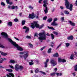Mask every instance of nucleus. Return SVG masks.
Wrapping results in <instances>:
<instances>
[{"mask_svg":"<svg viewBox=\"0 0 77 77\" xmlns=\"http://www.w3.org/2000/svg\"><path fill=\"white\" fill-rule=\"evenodd\" d=\"M2 61H4V60H6L7 59L6 58H2Z\"/></svg>","mask_w":77,"mask_h":77,"instance_id":"38","label":"nucleus"},{"mask_svg":"<svg viewBox=\"0 0 77 77\" xmlns=\"http://www.w3.org/2000/svg\"><path fill=\"white\" fill-rule=\"evenodd\" d=\"M26 23V21L24 20H23L22 22V25H24L25 24V23Z\"/></svg>","mask_w":77,"mask_h":77,"instance_id":"33","label":"nucleus"},{"mask_svg":"<svg viewBox=\"0 0 77 77\" xmlns=\"http://www.w3.org/2000/svg\"><path fill=\"white\" fill-rule=\"evenodd\" d=\"M60 9H63V8H64V7L62 6H60Z\"/></svg>","mask_w":77,"mask_h":77,"instance_id":"61","label":"nucleus"},{"mask_svg":"<svg viewBox=\"0 0 77 77\" xmlns=\"http://www.w3.org/2000/svg\"><path fill=\"white\" fill-rule=\"evenodd\" d=\"M35 63L37 64H38L39 63V61L38 60H36L35 61Z\"/></svg>","mask_w":77,"mask_h":77,"instance_id":"57","label":"nucleus"},{"mask_svg":"<svg viewBox=\"0 0 77 77\" xmlns=\"http://www.w3.org/2000/svg\"><path fill=\"white\" fill-rule=\"evenodd\" d=\"M74 53H75V54L74 55L75 56H76V57H77V52L76 51H75L74 52Z\"/></svg>","mask_w":77,"mask_h":77,"instance_id":"46","label":"nucleus"},{"mask_svg":"<svg viewBox=\"0 0 77 77\" xmlns=\"http://www.w3.org/2000/svg\"><path fill=\"white\" fill-rule=\"evenodd\" d=\"M53 33L54 34H55V35H57L58 34V32L55 31L53 32Z\"/></svg>","mask_w":77,"mask_h":77,"instance_id":"36","label":"nucleus"},{"mask_svg":"<svg viewBox=\"0 0 77 77\" xmlns=\"http://www.w3.org/2000/svg\"><path fill=\"white\" fill-rule=\"evenodd\" d=\"M15 9V6H11V9Z\"/></svg>","mask_w":77,"mask_h":77,"instance_id":"50","label":"nucleus"},{"mask_svg":"<svg viewBox=\"0 0 77 77\" xmlns=\"http://www.w3.org/2000/svg\"><path fill=\"white\" fill-rule=\"evenodd\" d=\"M65 5L66 6L67 9H69V3L68 2V0H65Z\"/></svg>","mask_w":77,"mask_h":77,"instance_id":"5","label":"nucleus"},{"mask_svg":"<svg viewBox=\"0 0 77 77\" xmlns=\"http://www.w3.org/2000/svg\"><path fill=\"white\" fill-rule=\"evenodd\" d=\"M29 9H33V7L31 6H29Z\"/></svg>","mask_w":77,"mask_h":77,"instance_id":"41","label":"nucleus"},{"mask_svg":"<svg viewBox=\"0 0 77 77\" xmlns=\"http://www.w3.org/2000/svg\"><path fill=\"white\" fill-rule=\"evenodd\" d=\"M1 5H3V6H5V4L4 3L2 2L1 3Z\"/></svg>","mask_w":77,"mask_h":77,"instance_id":"59","label":"nucleus"},{"mask_svg":"<svg viewBox=\"0 0 77 77\" xmlns=\"http://www.w3.org/2000/svg\"><path fill=\"white\" fill-rule=\"evenodd\" d=\"M38 35L40 36L38 38L39 40H41V41L45 40L46 38H47V36L45 34V32L44 31H43L42 32L39 33Z\"/></svg>","mask_w":77,"mask_h":77,"instance_id":"2","label":"nucleus"},{"mask_svg":"<svg viewBox=\"0 0 77 77\" xmlns=\"http://www.w3.org/2000/svg\"><path fill=\"white\" fill-rule=\"evenodd\" d=\"M29 45L30 46V48H32L33 47V45L31 44H29Z\"/></svg>","mask_w":77,"mask_h":77,"instance_id":"43","label":"nucleus"},{"mask_svg":"<svg viewBox=\"0 0 77 77\" xmlns=\"http://www.w3.org/2000/svg\"><path fill=\"white\" fill-rule=\"evenodd\" d=\"M26 38H27V39H31V37L29 35L26 36Z\"/></svg>","mask_w":77,"mask_h":77,"instance_id":"42","label":"nucleus"},{"mask_svg":"<svg viewBox=\"0 0 77 77\" xmlns=\"http://www.w3.org/2000/svg\"><path fill=\"white\" fill-rule=\"evenodd\" d=\"M57 20V18H55L54 19V22H56Z\"/></svg>","mask_w":77,"mask_h":77,"instance_id":"45","label":"nucleus"},{"mask_svg":"<svg viewBox=\"0 0 77 77\" xmlns=\"http://www.w3.org/2000/svg\"><path fill=\"white\" fill-rule=\"evenodd\" d=\"M7 25L10 27L12 26V22H8L7 23Z\"/></svg>","mask_w":77,"mask_h":77,"instance_id":"19","label":"nucleus"},{"mask_svg":"<svg viewBox=\"0 0 77 77\" xmlns=\"http://www.w3.org/2000/svg\"><path fill=\"white\" fill-rule=\"evenodd\" d=\"M70 59L71 60H73L74 59V54H71L70 57Z\"/></svg>","mask_w":77,"mask_h":77,"instance_id":"13","label":"nucleus"},{"mask_svg":"<svg viewBox=\"0 0 77 77\" xmlns=\"http://www.w3.org/2000/svg\"><path fill=\"white\" fill-rule=\"evenodd\" d=\"M56 75L57 76H61V75H62V73H57Z\"/></svg>","mask_w":77,"mask_h":77,"instance_id":"30","label":"nucleus"},{"mask_svg":"<svg viewBox=\"0 0 77 77\" xmlns=\"http://www.w3.org/2000/svg\"><path fill=\"white\" fill-rule=\"evenodd\" d=\"M38 36V33H35L34 35V36Z\"/></svg>","mask_w":77,"mask_h":77,"instance_id":"55","label":"nucleus"},{"mask_svg":"<svg viewBox=\"0 0 77 77\" xmlns=\"http://www.w3.org/2000/svg\"><path fill=\"white\" fill-rule=\"evenodd\" d=\"M7 76L8 77H11H11H14V74L12 73H9V75H7Z\"/></svg>","mask_w":77,"mask_h":77,"instance_id":"17","label":"nucleus"},{"mask_svg":"<svg viewBox=\"0 0 77 77\" xmlns=\"http://www.w3.org/2000/svg\"><path fill=\"white\" fill-rule=\"evenodd\" d=\"M64 12L65 14H66V15H69V12L68 11L65 10Z\"/></svg>","mask_w":77,"mask_h":77,"instance_id":"24","label":"nucleus"},{"mask_svg":"<svg viewBox=\"0 0 77 77\" xmlns=\"http://www.w3.org/2000/svg\"><path fill=\"white\" fill-rule=\"evenodd\" d=\"M39 69L38 68H37L35 70V74H37V73H38V72H39Z\"/></svg>","mask_w":77,"mask_h":77,"instance_id":"29","label":"nucleus"},{"mask_svg":"<svg viewBox=\"0 0 77 77\" xmlns=\"http://www.w3.org/2000/svg\"><path fill=\"white\" fill-rule=\"evenodd\" d=\"M48 29H52V30H54V28L53 27H49V26H48Z\"/></svg>","mask_w":77,"mask_h":77,"instance_id":"35","label":"nucleus"},{"mask_svg":"<svg viewBox=\"0 0 77 77\" xmlns=\"http://www.w3.org/2000/svg\"><path fill=\"white\" fill-rule=\"evenodd\" d=\"M54 57H59V54L57 53L54 54L53 55Z\"/></svg>","mask_w":77,"mask_h":77,"instance_id":"23","label":"nucleus"},{"mask_svg":"<svg viewBox=\"0 0 77 77\" xmlns=\"http://www.w3.org/2000/svg\"><path fill=\"white\" fill-rule=\"evenodd\" d=\"M51 64L52 66H55L57 65V63L54 60H52L50 61Z\"/></svg>","mask_w":77,"mask_h":77,"instance_id":"6","label":"nucleus"},{"mask_svg":"<svg viewBox=\"0 0 77 77\" xmlns=\"http://www.w3.org/2000/svg\"><path fill=\"white\" fill-rule=\"evenodd\" d=\"M49 61V59H47L46 61V62H45V63H48V62Z\"/></svg>","mask_w":77,"mask_h":77,"instance_id":"53","label":"nucleus"},{"mask_svg":"<svg viewBox=\"0 0 77 77\" xmlns=\"http://www.w3.org/2000/svg\"><path fill=\"white\" fill-rule=\"evenodd\" d=\"M39 72H41V73H42V74L44 75H46V73H45V72H44L41 71H40Z\"/></svg>","mask_w":77,"mask_h":77,"instance_id":"34","label":"nucleus"},{"mask_svg":"<svg viewBox=\"0 0 77 77\" xmlns=\"http://www.w3.org/2000/svg\"><path fill=\"white\" fill-rule=\"evenodd\" d=\"M51 38L52 39H54V35L52 34H51Z\"/></svg>","mask_w":77,"mask_h":77,"instance_id":"27","label":"nucleus"},{"mask_svg":"<svg viewBox=\"0 0 77 77\" xmlns=\"http://www.w3.org/2000/svg\"><path fill=\"white\" fill-rule=\"evenodd\" d=\"M4 67H3L2 66H0V68H3Z\"/></svg>","mask_w":77,"mask_h":77,"instance_id":"63","label":"nucleus"},{"mask_svg":"<svg viewBox=\"0 0 77 77\" xmlns=\"http://www.w3.org/2000/svg\"><path fill=\"white\" fill-rule=\"evenodd\" d=\"M47 63H45V68H47Z\"/></svg>","mask_w":77,"mask_h":77,"instance_id":"44","label":"nucleus"},{"mask_svg":"<svg viewBox=\"0 0 77 77\" xmlns=\"http://www.w3.org/2000/svg\"><path fill=\"white\" fill-rule=\"evenodd\" d=\"M7 3L8 4H10V5H12V2H9V0H6Z\"/></svg>","mask_w":77,"mask_h":77,"instance_id":"22","label":"nucleus"},{"mask_svg":"<svg viewBox=\"0 0 77 77\" xmlns=\"http://www.w3.org/2000/svg\"><path fill=\"white\" fill-rule=\"evenodd\" d=\"M35 17V16L34 15V13H32L31 14H29V18H34Z\"/></svg>","mask_w":77,"mask_h":77,"instance_id":"9","label":"nucleus"},{"mask_svg":"<svg viewBox=\"0 0 77 77\" xmlns=\"http://www.w3.org/2000/svg\"><path fill=\"white\" fill-rule=\"evenodd\" d=\"M47 18V16H45V17H44L43 20H46Z\"/></svg>","mask_w":77,"mask_h":77,"instance_id":"54","label":"nucleus"},{"mask_svg":"<svg viewBox=\"0 0 77 77\" xmlns=\"http://www.w3.org/2000/svg\"><path fill=\"white\" fill-rule=\"evenodd\" d=\"M0 53H1V55H2V56H6V55L8 54L6 53H5L2 52H0Z\"/></svg>","mask_w":77,"mask_h":77,"instance_id":"20","label":"nucleus"},{"mask_svg":"<svg viewBox=\"0 0 77 77\" xmlns=\"http://www.w3.org/2000/svg\"><path fill=\"white\" fill-rule=\"evenodd\" d=\"M9 63H13V64H14V63H16V62H15V60H11L9 61Z\"/></svg>","mask_w":77,"mask_h":77,"instance_id":"15","label":"nucleus"},{"mask_svg":"<svg viewBox=\"0 0 77 77\" xmlns=\"http://www.w3.org/2000/svg\"><path fill=\"white\" fill-rule=\"evenodd\" d=\"M54 70L55 71H57V68H55L54 69Z\"/></svg>","mask_w":77,"mask_h":77,"instance_id":"62","label":"nucleus"},{"mask_svg":"<svg viewBox=\"0 0 77 77\" xmlns=\"http://www.w3.org/2000/svg\"><path fill=\"white\" fill-rule=\"evenodd\" d=\"M51 25H52V26H57L58 25V23H56V22H54L53 21V22L51 24Z\"/></svg>","mask_w":77,"mask_h":77,"instance_id":"18","label":"nucleus"},{"mask_svg":"<svg viewBox=\"0 0 77 77\" xmlns=\"http://www.w3.org/2000/svg\"><path fill=\"white\" fill-rule=\"evenodd\" d=\"M11 6H11L10 5H8V9H11V8H12Z\"/></svg>","mask_w":77,"mask_h":77,"instance_id":"58","label":"nucleus"},{"mask_svg":"<svg viewBox=\"0 0 77 77\" xmlns=\"http://www.w3.org/2000/svg\"><path fill=\"white\" fill-rule=\"evenodd\" d=\"M19 65L18 64H17L15 65L14 68L16 71H18L19 69Z\"/></svg>","mask_w":77,"mask_h":77,"instance_id":"11","label":"nucleus"},{"mask_svg":"<svg viewBox=\"0 0 77 77\" xmlns=\"http://www.w3.org/2000/svg\"><path fill=\"white\" fill-rule=\"evenodd\" d=\"M65 45H66V48L68 47L69 46V45H70V44L68 43H65Z\"/></svg>","mask_w":77,"mask_h":77,"instance_id":"28","label":"nucleus"},{"mask_svg":"<svg viewBox=\"0 0 77 77\" xmlns=\"http://www.w3.org/2000/svg\"><path fill=\"white\" fill-rule=\"evenodd\" d=\"M1 35L4 36V38H8V35L6 33L2 32L1 33Z\"/></svg>","mask_w":77,"mask_h":77,"instance_id":"8","label":"nucleus"},{"mask_svg":"<svg viewBox=\"0 0 77 77\" xmlns=\"http://www.w3.org/2000/svg\"><path fill=\"white\" fill-rule=\"evenodd\" d=\"M19 54H24V52H20Z\"/></svg>","mask_w":77,"mask_h":77,"instance_id":"60","label":"nucleus"},{"mask_svg":"<svg viewBox=\"0 0 77 77\" xmlns=\"http://www.w3.org/2000/svg\"><path fill=\"white\" fill-rule=\"evenodd\" d=\"M9 66L11 68H12V69H14V67L12 65H9Z\"/></svg>","mask_w":77,"mask_h":77,"instance_id":"49","label":"nucleus"},{"mask_svg":"<svg viewBox=\"0 0 77 77\" xmlns=\"http://www.w3.org/2000/svg\"><path fill=\"white\" fill-rule=\"evenodd\" d=\"M14 21H15V22H17V21H18V20L17 18L15 19H14Z\"/></svg>","mask_w":77,"mask_h":77,"instance_id":"56","label":"nucleus"},{"mask_svg":"<svg viewBox=\"0 0 77 77\" xmlns=\"http://www.w3.org/2000/svg\"><path fill=\"white\" fill-rule=\"evenodd\" d=\"M29 65H33V63L30 62L29 63Z\"/></svg>","mask_w":77,"mask_h":77,"instance_id":"51","label":"nucleus"},{"mask_svg":"<svg viewBox=\"0 0 77 77\" xmlns=\"http://www.w3.org/2000/svg\"><path fill=\"white\" fill-rule=\"evenodd\" d=\"M74 69L75 71H77V65L75 66L74 67Z\"/></svg>","mask_w":77,"mask_h":77,"instance_id":"37","label":"nucleus"},{"mask_svg":"<svg viewBox=\"0 0 77 77\" xmlns=\"http://www.w3.org/2000/svg\"><path fill=\"white\" fill-rule=\"evenodd\" d=\"M43 3H44L43 6L45 8V9L44 10V11L46 14L48 12V8H47V5L48 4V3H47V0L44 1Z\"/></svg>","mask_w":77,"mask_h":77,"instance_id":"3","label":"nucleus"},{"mask_svg":"<svg viewBox=\"0 0 77 77\" xmlns=\"http://www.w3.org/2000/svg\"><path fill=\"white\" fill-rule=\"evenodd\" d=\"M0 47H1V48H4L5 46H4L3 45H2L0 43Z\"/></svg>","mask_w":77,"mask_h":77,"instance_id":"40","label":"nucleus"},{"mask_svg":"<svg viewBox=\"0 0 77 77\" xmlns=\"http://www.w3.org/2000/svg\"><path fill=\"white\" fill-rule=\"evenodd\" d=\"M72 4H71L70 5V7L69 8V9L70 11H72Z\"/></svg>","mask_w":77,"mask_h":77,"instance_id":"21","label":"nucleus"},{"mask_svg":"<svg viewBox=\"0 0 77 77\" xmlns=\"http://www.w3.org/2000/svg\"><path fill=\"white\" fill-rule=\"evenodd\" d=\"M7 71H8V72H12V70L11 69H6Z\"/></svg>","mask_w":77,"mask_h":77,"instance_id":"25","label":"nucleus"},{"mask_svg":"<svg viewBox=\"0 0 77 77\" xmlns=\"http://www.w3.org/2000/svg\"><path fill=\"white\" fill-rule=\"evenodd\" d=\"M45 48V46H44L43 48H42L40 50H41V51H42V50H44V48Z\"/></svg>","mask_w":77,"mask_h":77,"instance_id":"48","label":"nucleus"},{"mask_svg":"<svg viewBox=\"0 0 77 77\" xmlns=\"http://www.w3.org/2000/svg\"><path fill=\"white\" fill-rule=\"evenodd\" d=\"M19 69H23V67L21 66H19Z\"/></svg>","mask_w":77,"mask_h":77,"instance_id":"39","label":"nucleus"},{"mask_svg":"<svg viewBox=\"0 0 77 77\" xmlns=\"http://www.w3.org/2000/svg\"><path fill=\"white\" fill-rule=\"evenodd\" d=\"M37 28H38L39 27V25L36 22L34 21L33 23L32 24L31 26V28L32 29H35V26Z\"/></svg>","mask_w":77,"mask_h":77,"instance_id":"4","label":"nucleus"},{"mask_svg":"<svg viewBox=\"0 0 77 77\" xmlns=\"http://www.w3.org/2000/svg\"><path fill=\"white\" fill-rule=\"evenodd\" d=\"M52 21H53V19H52V18H50L47 20V22L48 23H51V22Z\"/></svg>","mask_w":77,"mask_h":77,"instance_id":"26","label":"nucleus"},{"mask_svg":"<svg viewBox=\"0 0 77 77\" xmlns=\"http://www.w3.org/2000/svg\"><path fill=\"white\" fill-rule=\"evenodd\" d=\"M64 17H61V18H60V20H62V21H64Z\"/></svg>","mask_w":77,"mask_h":77,"instance_id":"47","label":"nucleus"},{"mask_svg":"<svg viewBox=\"0 0 77 77\" xmlns=\"http://www.w3.org/2000/svg\"><path fill=\"white\" fill-rule=\"evenodd\" d=\"M55 74H56V72H54L53 73H51L50 75L54 76V75H55Z\"/></svg>","mask_w":77,"mask_h":77,"instance_id":"32","label":"nucleus"},{"mask_svg":"<svg viewBox=\"0 0 77 77\" xmlns=\"http://www.w3.org/2000/svg\"><path fill=\"white\" fill-rule=\"evenodd\" d=\"M8 40L10 42H11V44H12L13 45L14 47H16V48H17V50H19V51H23V49L22 48L18 46V45L17 44L16 42L13 41L11 39L8 38Z\"/></svg>","mask_w":77,"mask_h":77,"instance_id":"1","label":"nucleus"},{"mask_svg":"<svg viewBox=\"0 0 77 77\" xmlns=\"http://www.w3.org/2000/svg\"><path fill=\"white\" fill-rule=\"evenodd\" d=\"M23 29H26L25 33H28V32L29 30V28L27 27L26 26H24L23 28Z\"/></svg>","mask_w":77,"mask_h":77,"instance_id":"10","label":"nucleus"},{"mask_svg":"<svg viewBox=\"0 0 77 77\" xmlns=\"http://www.w3.org/2000/svg\"><path fill=\"white\" fill-rule=\"evenodd\" d=\"M51 48H49V49H48V53H51Z\"/></svg>","mask_w":77,"mask_h":77,"instance_id":"31","label":"nucleus"},{"mask_svg":"<svg viewBox=\"0 0 77 77\" xmlns=\"http://www.w3.org/2000/svg\"><path fill=\"white\" fill-rule=\"evenodd\" d=\"M34 77H38V76L36 74L34 75Z\"/></svg>","mask_w":77,"mask_h":77,"instance_id":"64","label":"nucleus"},{"mask_svg":"<svg viewBox=\"0 0 77 77\" xmlns=\"http://www.w3.org/2000/svg\"><path fill=\"white\" fill-rule=\"evenodd\" d=\"M69 22L70 23V25L72 26H75V23L72 22V21H69Z\"/></svg>","mask_w":77,"mask_h":77,"instance_id":"14","label":"nucleus"},{"mask_svg":"<svg viewBox=\"0 0 77 77\" xmlns=\"http://www.w3.org/2000/svg\"><path fill=\"white\" fill-rule=\"evenodd\" d=\"M62 45L61 44H60L58 46H57V48H59V47H60V46H61V45Z\"/></svg>","mask_w":77,"mask_h":77,"instance_id":"52","label":"nucleus"},{"mask_svg":"<svg viewBox=\"0 0 77 77\" xmlns=\"http://www.w3.org/2000/svg\"><path fill=\"white\" fill-rule=\"evenodd\" d=\"M59 63H60V62H63L64 63V62H66V60L65 59H61L60 58H58V61Z\"/></svg>","mask_w":77,"mask_h":77,"instance_id":"7","label":"nucleus"},{"mask_svg":"<svg viewBox=\"0 0 77 77\" xmlns=\"http://www.w3.org/2000/svg\"><path fill=\"white\" fill-rule=\"evenodd\" d=\"M67 39L68 40H72L74 39V37L72 35H71L67 37Z\"/></svg>","mask_w":77,"mask_h":77,"instance_id":"12","label":"nucleus"},{"mask_svg":"<svg viewBox=\"0 0 77 77\" xmlns=\"http://www.w3.org/2000/svg\"><path fill=\"white\" fill-rule=\"evenodd\" d=\"M29 56V54H24L23 55V57L25 59V60H26V58H27V57H28V56Z\"/></svg>","mask_w":77,"mask_h":77,"instance_id":"16","label":"nucleus"}]
</instances>
